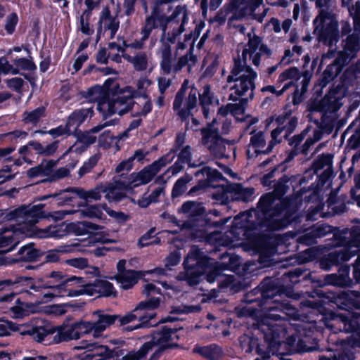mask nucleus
Instances as JSON below:
<instances>
[{"label": "nucleus", "mask_w": 360, "mask_h": 360, "mask_svg": "<svg viewBox=\"0 0 360 360\" xmlns=\"http://www.w3.org/2000/svg\"><path fill=\"white\" fill-rule=\"evenodd\" d=\"M209 125L210 127L202 129V139L207 140L212 138L214 139V142L210 146V150L214 153L217 158H222L224 157L226 148L224 145L218 143V141H221L222 139L219 135L217 129L211 128L212 124H210Z\"/></svg>", "instance_id": "28"}, {"label": "nucleus", "mask_w": 360, "mask_h": 360, "mask_svg": "<svg viewBox=\"0 0 360 360\" xmlns=\"http://www.w3.org/2000/svg\"><path fill=\"white\" fill-rule=\"evenodd\" d=\"M197 102L196 89L193 88L186 98L184 108L180 106L177 109H173L182 122H186L193 115L191 111L196 107Z\"/></svg>", "instance_id": "30"}, {"label": "nucleus", "mask_w": 360, "mask_h": 360, "mask_svg": "<svg viewBox=\"0 0 360 360\" xmlns=\"http://www.w3.org/2000/svg\"><path fill=\"white\" fill-rule=\"evenodd\" d=\"M89 131H82L79 129L75 128L72 131V135L77 138V141L82 143L83 145L79 147H76L74 150L75 152L81 153L86 150L91 145L94 144L96 141L95 136L91 135Z\"/></svg>", "instance_id": "33"}, {"label": "nucleus", "mask_w": 360, "mask_h": 360, "mask_svg": "<svg viewBox=\"0 0 360 360\" xmlns=\"http://www.w3.org/2000/svg\"><path fill=\"white\" fill-rule=\"evenodd\" d=\"M127 93L128 95L120 94L108 101L107 108H104V112H102L101 114L103 120L108 119L116 112L119 115L123 116L132 110L135 104L133 99L137 97V91L135 90L134 93Z\"/></svg>", "instance_id": "10"}, {"label": "nucleus", "mask_w": 360, "mask_h": 360, "mask_svg": "<svg viewBox=\"0 0 360 360\" xmlns=\"http://www.w3.org/2000/svg\"><path fill=\"white\" fill-rule=\"evenodd\" d=\"M221 262L214 260V269L209 275V281H215L226 270L237 274L240 268V257L236 254L231 255L227 251L218 256Z\"/></svg>", "instance_id": "12"}, {"label": "nucleus", "mask_w": 360, "mask_h": 360, "mask_svg": "<svg viewBox=\"0 0 360 360\" xmlns=\"http://www.w3.org/2000/svg\"><path fill=\"white\" fill-rule=\"evenodd\" d=\"M350 266L347 264H342L338 269V274L342 278L343 282L347 288H352L354 285L353 280L349 277Z\"/></svg>", "instance_id": "64"}, {"label": "nucleus", "mask_w": 360, "mask_h": 360, "mask_svg": "<svg viewBox=\"0 0 360 360\" xmlns=\"http://www.w3.org/2000/svg\"><path fill=\"white\" fill-rule=\"evenodd\" d=\"M333 320H337L342 325L340 330L350 333L348 343L352 347H360V308L349 309L345 313L335 314Z\"/></svg>", "instance_id": "6"}, {"label": "nucleus", "mask_w": 360, "mask_h": 360, "mask_svg": "<svg viewBox=\"0 0 360 360\" xmlns=\"http://www.w3.org/2000/svg\"><path fill=\"white\" fill-rule=\"evenodd\" d=\"M61 158H62L56 160L52 159L48 160H44L38 165L40 168L41 176H46V178L41 179L39 183L46 184L56 182L70 175V170L66 167H60L57 169H54Z\"/></svg>", "instance_id": "14"}, {"label": "nucleus", "mask_w": 360, "mask_h": 360, "mask_svg": "<svg viewBox=\"0 0 360 360\" xmlns=\"http://www.w3.org/2000/svg\"><path fill=\"white\" fill-rule=\"evenodd\" d=\"M196 178L202 176L205 179H200L202 182H204L205 185L207 187H216L212 185L213 182H217L219 181H227V179L224 177L222 174L218 171L217 169H213L209 166H205L202 169L198 170L194 174Z\"/></svg>", "instance_id": "27"}, {"label": "nucleus", "mask_w": 360, "mask_h": 360, "mask_svg": "<svg viewBox=\"0 0 360 360\" xmlns=\"http://www.w3.org/2000/svg\"><path fill=\"white\" fill-rule=\"evenodd\" d=\"M123 57L128 62L133 64L137 71H143L146 70L148 65L147 56L145 53H141L136 56H131L128 54H124Z\"/></svg>", "instance_id": "42"}, {"label": "nucleus", "mask_w": 360, "mask_h": 360, "mask_svg": "<svg viewBox=\"0 0 360 360\" xmlns=\"http://www.w3.org/2000/svg\"><path fill=\"white\" fill-rule=\"evenodd\" d=\"M319 360H354L355 353L350 349H344L337 356L335 355L333 359L327 358L323 355H319Z\"/></svg>", "instance_id": "58"}, {"label": "nucleus", "mask_w": 360, "mask_h": 360, "mask_svg": "<svg viewBox=\"0 0 360 360\" xmlns=\"http://www.w3.org/2000/svg\"><path fill=\"white\" fill-rule=\"evenodd\" d=\"M97 294V297H117L116 291L113 284L107 280L96 278L93 282L78 284L77 290L69 291L70 297H77L82 295L93 296Z\"/></svg>", "instance_id": "9"}, {"label": "nucleus", "mask_w": 360, "mask_h": 360, "mask_svg": "<svg viewBox=\"0 0 360 360\" xmlns=\"http://www.w3.org/2000/svg\"><path fill=\"white\" fill-rule=\"evenodd\" d=\"M192 180V176L188 174H185L174 183L172 190V198L175 199L181 196L187 188V184Z\"/></svg>", "instance_id": "39"}, {"label": "nucleus", "mask_w": 360, "mask_h": 360, "mask_svg": "<svg viewBox=\"0 0 360 360\" xmlns=\"http://www.w3.org/2000/svg\"><path fill=\"white\" fill-rule=\"evenodd\" d=\"M131 174L132 176H134V181L140 184V186L148 184L157 174L154 170L150 168V165L143 168L139 172H132Z\"/></svg>", "instance_id": "40"}, {"label": "nucleus", "mask_w": 360, "mask_h": 360, "mask_svg": "<svg viewBox=\"0 0 360 360\" xmlns=\"http://www.w3.org/2000/svg\"><path fill=\"white\" fill-rule=\"evenodd\" d=\"M214 99V94L211 91V86L206 84L202 87V93L199 94L200 105H211Z\"/></svg>", "instance_id": "48"}, {"label": "nucleus", "mask_w": 360, "mask_h": 360, "mask_svg": "<svg viewBox=\"0 0 360 360\" xmlns=\"http://www.w3.org/2000/svg\"><path fill=\"white\" fill-rule=\"evenodd\" d=\"M188 20V11L185 6H178L170 15L166 18V22H186Z\"/></svg>", "instance_id": "43"}, {"label": "nucleus", "mask_w": 360, "mask_h": 360, "mask_svg": "<svg viewBox=\"0 0 360 360\" xmlns=\"http://www.w3.org/2000/svg\"><path fill=\"white\" fill-rule=\"evenodd\" d=\"M350 259V253L347 250L333 251L324 255L319 262L320 267L324 270H330L333 266H338Z\"/></svg>", "instance_id": "24"}, {"label": "nucleus", "mask_w": 360, "mask_h": 360, "mask_svg": "<svg viewBox=\"0 0 360 360\" xmlns=\"http://www.w3.org/2000/svg\"><path fill=\"white\" fill-rule=\"evenodd\" d=\"M266 9L262 5V1L258 0L256 7L252 9L251 12H249V20L262 22L266 15Z\"/></svg>", "instance_id": "56"}, {"label": "nucleus", "mask_w": 360, "mask_h": 360, "mask_svg": "<svg viewBox=\"0 0 360 360\" xmlns=\"http://www.w3.org/2000/svg\"><path fill=\"white\" fill-rule=\"evenodd\" d=\"M282 279L289 283L278 286L276 293L295 300L307 295L319 297L333 307L344 311L360 308V292L356 290H325L327 285L347 288V285L338 274H319L300 267L285 273Z\"/></svg>", "instance_id": "1"}, {"label": "nucleus", "mask_w": 360, "mask_h": 360, "mask_svg": "<svg viewBox=\"0 0 360 360\" xmlns=\"http://www.w3.org/2000/svg\"><path fill=\"white\" fill-rule=\"evenodd\" d=\"M44 254V251L35 248L34 243H28L20 247L13 256H8L10 266L15 264L39 262Z\"/></svg>", "instance_id": "15"}, {"label": "nucleus", "mask_w": 360, "mask_h": 360, "mask_svg": "<svg viewBox=\"0 0 360 360\" xmlns=\"http://www.w3.org/2000/svg\"><path fill=\"white\" fill-rule=\"evenodd\" d=\"M160 304V299L155 297L140 302L131 311L127 313L125 315L117 314L118 316L117 326H124L131 322L138 320L139 323L134 326H125L124 327V330L131 332L139 328L154 327L156 323L153 322V319H155L156 313L149 312L148 311L158 309Z\"/></svg>", "instance_id": "4"}, {"label": "nucleus", "mask_w": 360, "mask_h": 360, "mask_svg": "<svg viewBox=\"0 0 360 360\" xmlns=\"http://www.w3.org/2000/svg\"><path fill=\"white\" fill-rule=\"evenodd\" d=\"M18 235L15 232H7L0 230V255L13 251L20 243Z\"/></svg>", "instance_id": "29"}, {"label": "nucleus", "mask_w": 360, "mask_h": 360, "mask_svg": "<svg viewBox=\"0 0 360 360\" xmlns=\"http://www.w3.org/2000/svg\"><path fill=\"white\" fill-rule=\"evenodd\" d=\"M94 316H97V320L94 321H84L87 334L92 333L94 338H100L103 333L109 326L115 324L118 316L117 314H108L103 310H96L93 313Z\"/></svg>", "instance_id": "13"}, {"label": "nucleus", "mask_w": 360, "mask_h": 360, "mask_svg": "<svg viewBox=\"0 0 360 360\" xmlns=\"http://www.w3.org/2000/svg\"><path fill=\"white\" fill-rule=\"evenodd\" d=\"M256 245L261 262L268 260L277 252L278 239L276 236L262 234L258 237Z\"/></svg>", "instance_id": "18"}, {"label": "nucleus", "mask_w": 360, "mask_h": 360, "mask_svg": "<svg viewBox=\"0 0 360 360\" xmlns=\"http://www.w3.org/2000/svg\"><path fill=\"white\" fill-rule=\"evenodd\" d=\"M276 200L277 199L271 192L263 194L257 202V208L266 217L272 210Z\"/></svg>", "instance_id": "36"}, {"label": "nucleus", "mask_w": 360, "mask_h": 360, "mask_svg": "<svg viewBox=\"0 0 360 360\" xmlns=\"http://www.w3.org/2000/svg\"><path fill=\"white\" fill-rule=\"evenodd\" d=\"M121 178L125 179L126 174L122 173L113 176L112 181L105 184L108 192L105 197L110 202H119L127 198L124 193V188H127L126 181L121 180Z\"/></svg>", "instance_id": "17"}, {"label": "nucleus", "mask_w": 360, "mask_h": 360, "mask_svg": "<svg viewBox=\"0 0 360 360\" xmlns=\"http://www.w3.org/2000/svg\"><path fill=\"white\" fill-rule=\"evenodd\" d=\"M188 79H185L182 83L181 88L176 92L173 101V109H177L182 105L186 92L188 89Z\"/></svg>", "instance_id": "59"}, {"label": "nucleus", "mask_w": 360, "mask_h": 360, "mask_svg": "<svg viewBox=\"0 0 360 360\" xmlns=\"http://www.w3.org/2000/svg\"><path fill=\"white\" fill-rule=\"evenodd\" d=\"M178 212L188 214V219L183 224L184 228L195 232H206V226H204L203 221L205 219V207L202 203L187 200L178 209Z\"/></svg>", "instance_id": "8"}, {"label": "nucleus", "mask_w": 360, "mask_h": 360, "mask_svg": "<svg viewBox=\"0 0 360 360\" xmlns=\"http://www.w3.org/2000/svg\"><path fill=\"white\" fill-rule=\"evenodd\" d=\"M72 250L70 246H63L60 247L58 249L51 250L48 251L46 253L45 252L44 255V262H57L59 261V253H66L70 252Z\"/></svg>", "instance_id": "50"}, {"label": "nucleus", "mask_w": 360, "mask_h": 360, "mask_svg": "<svg viewBox=\"0 0 360 360\" xmlns=\"http://www.w3.org/2000/svg\"><path fill=\"white\" fill-rule=\"evenodd\" d=\"M225 182L226 184L219 186V189L212 193V199L217 204L225 206L228 210L231 202L242 200L248 202V188H244L240 183H231L228 179Z\"/></svg>", "instance_id": "7"}, {"label": "nucleus", "mask_w": 360, "mask_h": 360, "mask_svg": "<svg viewBox=\"0 0 360 360\" xmlns=\"http://www.w3.org/2000/svg\"><path fill=\"white\" fill-rule=\"evenodd\" d=\"M64 192H68V191L65 189V190L60 191L59 192L55 193L53 194L44 195L41 196L39 198V200H45L50 198H56V200H58V205H69L72 202L73 198L71 196L67 195L60 196Z\"/></svg>", "instance_id": "54"}, {"label": "nucleus", "mask_w": 360, "mask_h": 360, "mask_svg": "<svg viewBox=\"0 0 360 360\" xmlns=\"http://www.w3.org/2000/svg\"><path fill=\"white\" fill-rule=\"evenodd\" d=\"M145 275L144 271L129 269L127 273L116 276V280L121 284L122 289L129 290L132 288Z\"/></svg>", "instance_id": "31"}, {"label": "nucleus", "mask_w": 360, "mask_h": 360, "mask_svg": "<svg viewBox=\"0 0 360 360\" xmlns=\"http://www.w3.org/2000/svg\"><path fill=\"white\" fill-rule=\"evenodd\" d=\"M316 4L320 11L313 22H337L334 0H316Z\"/></svg>", "instance_id": "22"}, {"label": "nucleus", "mask_w": 360, "mask_h": 360, "mask_svg": "<svg viewBox=\"0 0 360 360\" xmlns=\"http://www.w3.org/2000/svg\"><path fill=\"white\" fill-rule=\"evenodd\" d=\"M179 330L176 328H172L168 326H161L155 330H151L148 337L151 338L150 341L143 344H149L150 351L155 347H161L167 342L172 340V336Z\"/></svg>", "instance_id": "19"}, {"label": "nucleus", "mask_w": 360, "mask_h": 360, "mask_svg": "<svg viewBox=\"0 0 360 360\" xmlns=\"http://www.w3.org/2000/svg\"><path fill=\"white\" fill-rule=\"evenodd\" d=\"M94 115L93 107L75 110L68 117L66 123L70 129L76 125L75 128L79 129L80 125L84 122L88 117L91 118Z\"/></svg>", "instance_id": "32"}, {"label": "nucleus", "mask_w": 360, "mask_h": 360, "mask_svg": "<svg viewBox=\"0 0 360 360\" xmlns=\"http://www.w3.org/2000/svg\"><path fill=\"white\" fill-rule=\"evenodd\" d=\"M350 234L352 240L356 246L360 245V230L354 229L349 232L348 228L340 229L338 227H334L333 232V238L335 245L338 246H344L348 243L347 235Z\"/></svg>", "instance_id": "26"}, {"label": "nucleus", "mask_w": 360, "mask_h": 360, "mask_svg": "<svg viewBox=\"0 0 360 360\" xmlns=\"http://www.w3.org/2000/svg\"><path fill=\"white\" fill-rule=\"evenodd\" d=\"M150 352L149 344H143L139 350H131L123 356L120 360H141Z\"/></svg>", "instance_id": "44"}, {"label": "nucleus", "mask_w": 360, "mask_h": 360, "mask_svg": "<svg viewBox=\"0 0 360 360\" xmlns=\"http://www.w3.org/2000/svg\"><path fill=\"white\" fill-rule=\"evenodd\" d=\"M313 34L319 43L331 46L339 40V24H314Z\"/></svg>", "instance_id": "16"}, {"label": "nucleus", "mask_w": 360, "mask_h": 360, "mask_svg": "<svg viewBox=\"0 0 360 360\" xmlns=\"http://www.w3.org/2000/svg\"><path fill=\"white\" fill-rule=\"evenodd\" d=\"M13 63L23 70L34 71L37 70V65L32 58L30 59L26 58H16L13 60Z\"/></svg>", "instance_id": "62"}, {"label": "nucleus", "mask_w": 360, "mask_h": 360, "mask_svg": "<svg viewBox=\"0 0 360 360\" xmlns=\"http://www.w3.org/2000/svg\"><path fill=\"white\" fill-rule=\"evenodd\" d=\"M175 155H172L169 152L163 155L157 160L153 161L150 165V168L155 171L158 174L160 169L164 167L167 164L170 163L174 159Z\"/></svg>", "instance_id": "49"}, {"label": "nucleus", "mask_w": 360, "mask_h": 360, "mask_svg": "<svg viewBox=\"0 0 360 360\" xmlns=\"http://www.w3.org/2000/svg\"><path fill=\"white\" fill-rule=\"evenodd\" d=\"M49 278H54L55 283L51 281H45L43 278L38 279L34 283L30 285V288L39 293V303H46L51 301L54 297H70L69 291L77 290L71 288L74 284L82 283L84 278L72 276L67 277L61 271H52L49 274Z\"/></svg>", "instance_id": "2"}, {"label": "nucleus", "mask_w": 360, "mask_h": 360, "mask_svg": "<svg viewBox=\"0 0 360 360\" xmlns=\"http://www.w3.org/2000/svg\"><path fill=\"white\" fill-rule=\"evenodd\" d=\"M333 155L331 153H322L319 155L312 162V169L318 172L326 166H331L333 164Z\"/></svg>", "instance_id": "45"}, {"label": "nucleus", "mask_w": 360, "mask_h": 360, "mask_svg": "<svg viewBox=\"0 0 360 360\" xmlns=\"http://www.w3.org/2000/svg\"><path fill=\"white\" fill-rule=\"evenodd\" d=\"M84 5L86 8L81 15L80 22H84V21L88 22L91 20L93 11L99 6V1L94 0H84Z\"/></svg>", "instance_id": "53"}, {"label": "nucleus", "mask_w": 360, "mask_h": 360, "mask_svg": "<svg viewBox=\"0 0 360 360\" xmlns=\"http://www.w3.org/2000/svg\"><path fill=\"white\" fill-rule=\"evenodd\" d=\"M193 352L207 360H221L225 356L223 348L215 343L205 346L197 345L193 348Z\"/></svg>", "instance_id": "25"}, {"label": "nucleus", "mask_w": 360, "mask_h": 360, "mask_svg": "<svg viewBox=\"0 0 360 360\" xmlns=\"http://www.w3.org/2000/svg\"><path fill=\"white\" fill-rule=\"evenodd\" d=\"M169 4L165 0H156L153 7V11L150 18L148 19L147 22H150L152 20L153 22L156 21L159 22H166V18L168 17L165 13V7Z\"/></svg>", "instance_id": "35"}, {"label": "nucleus", "mask_w": 360, "mask_h": 360, "mask_svg": "<svg viewBox=\"0 0 360 360\" xmlns=\"http://www.w3.org/2000/svg\"><path fill=\"white\" fill-rule=\"evenodd\" d=\"M340 73L336 72L335 68L330 64L328 65L322 73L319 81V85L323 89L338 77Z\"/></svg>", "instance_id": "46"}, {"label": "nucleus", "mask_w": 360, "mask_h": 360, "mask_svg": "<svg viewBox=\"0 0 360 360\" xmlns=\"http://www.w3.org/2000/svg\"><path fill=\"white\" fill-rule=\"evenodd\" d=\"M247 56L248 45H245L242 51L244 64H242V60L239 56L237 58H235L233 68L231 70V75L227 77V82L229 83L240 82V87H238L237 84H235L233 87V89H235V94L239 96L244 95L248 91V75L243 74L240 77H238V75L243 70L248 72Z\"/></svg>", "instance_id": "11"}, {"label": "nucleus", "mask_w": 360, "mask_h": 360, "mask_svg": "<svg viewBox=\"0 0 360 360\" xmlns=\"http://www.w3.org/2000/svg\"><path fill=\"white\" fill-rule=\"evenodd\" d=\"M197 61V56L193 53V46H191L187 53L178 59L176 63L173 67V72L177 73L186 65L188 66V71H190L192 67L196 64Z\"/></svg>", "instance_id": "34"}, {"label": "nucleus", "mask_w": 360, "mask_h": 360, "mask_svg": "<svg viewBox=\"0 0 360 360\" xmlns=\"http://www.w3.org/2000/svg\"><path fill=\"white\" fill-rule=\"evenodd\" d=\"M300 78V72L297 67H290L280 74L278 82H283L290 79L298 80Z\"/></svg>", "instance_id": "55"}, {"label": "nucleus", "mask_w": 360, "mask_h": 360, "mask_svg": "<svg viewBox=\"0 0 360 360\" xmlns=\"http://www.w3.org/2000/svg\"><path fill=\"white\" fill-rule=\"evenodd\" d=\"M214 259L206 255L201 249L198 247H193L184 259L183 266H195L200 268H210L211 266H214Z\"/></svg>", "instance_id": "20"}, {"label": "nucleus", "mask_w": 360, "mask_h": 360, "mask_svg": "<svg viewBox=\"0 0 360 360\" xmlns=\"http://www.w3.org/2000/svg\"><path fill=\"white\" fill-rule=\"evenodd\" d=\"M81 212L83 216L91 219H102L103 215L101 209L97 205H87L81 210Z\"/></svg>", "instance_id": "60"}, {"label": "nucleus", "mask_w": 360, "mask_h": 360, "mask_svg": "<svg viewBox=\"0 0 360 360\" xmlns=\"http://www.w3.org/2000/svg\"><path fill=\"white\" fill-rule=\"evenodd\" d=\"M184 268L185 270V280L191 286L199 284L203 278L210 283L214 282L209 281V275L214 269L213 266L210 268H200L195 266H184Z\"/></svg>", "instance_id": "21"}, {"label": "nucleus", "mask_w": 360, "mask_h": 360, "mask_svg": "<svg viewBox=\"0 0 360 360\" xmlns=\"http://www.w3.org/2000/svg\"><path fill=\"white\" fill-rule=\"evenodd\" d=\"M248 105V98H243L239 103H231V115L238 122H245L248 118L245 115L246 106Z\"/></svg>", "instance_id": "38"}, {"label": "nucleus", "mask_w": 360, "mask_h": 360, "mask_svg": "<svg viewBox=\"0 0 360 360\" xmlns=\"http://www.w3.org/2000/svg\"><path fill=\"white\" fill-rule=\"evenodd\" d=\"M334 226L327 224H321L314 227L312 230L313 236L316 238H322L329 233H333Z\"/></svg>", "instance_id": "63"}, {"label": "nucleus", "mask_w": 360, "mask_h": 360, "mask_svg": "<svg viewBox=\"0 0 360 360\" xmlns=\"http://www.w3.org/2000/svg\"><path fill=\"white\" fill-rule=\"evenodd\" d=\"M205 219L203 220L204 226H206V232L210 231V229L212 228H221L224 226L231 219V217H224L223 219H220L219 220H212L210 215L207 214L205 210Z\"/></svg>", "instance_id": "51"}, {"label": "nucleus", "mask_w": 360, "mask_h": 360, "mask_svg": "<svg viewBox=\"0 0 360 360\" xmlns=\"http://www.w3.org/2000/svg\"><path fill=\"white\" fill-rule=\"evenodd\" d=\"M84 321L75 322L70 326H60L54 327L51 325L32 326L27 327L21 334L31 336L35 341L43 342L50 337L53 338V343L58 344L72 340H78L83 335L87 334Z\"/></svg>", "instance_id": "3"}, {"label": "nucleus", "mask_w": 360, "mask_h": 360, "mask_svg": "<svg viewBox=\"0 0 360 360\" xmlns=\"http://www.w3.org/2000/svg\"><path fill=\"white\" fill-rule=\"evenodd\" d=\"M82 95L89 101H96V109L101 114L104 112V108H107L108 98L101 88V85L95 84L89 87L86 91H83Z\"/></svg>", "instance_id": "23"}, {"label": "nucleus", "mask_w": 360, "mask_h": 360, "mask_svg": "<svg viewBox=\"0 0 360 360\" xmlns=\"http://www.w3.org/2000/svg\"><path fill=\"white\" fill-rule=\"evenodd\" d=\"M168 24H145L141 33L143 34L141 41H146L150 36L152 30L156 28H160L162 31V40L165 37Z\"/></svg>", "instance_id": "52"}, {"label": "nucleus", "mask_w": 360, "mask_h": 360, "mask_svg": "<svg viewBox=\"0 0 360 360\" xmlns=\"http://www.w3.org/2000/svg\"><path fill=\"white\" fill-rule=\"evenodd\" d=\"M232 221L231 226L228 232L221 235L216 239V245L214 248L215 253L221 252L219 246L224 248L234 246V240H243L241 243L243 251L248 252V210L243 211Z\"/></svg>", "instance_id": "5"}, {"label": "nucleus", "mask_w": 360, "mask_h": 360, "mask_svg": "<svg viewBox=\"0 0 360 360\" xmlns=\"http://www.w3.org/2000/svg\"><path fill=\"white\" fill-rule=\"evenodd\" d=\"M342 4L347 5L350 15L353 17L354 22H360V1L358 0H342Z\"/></svg>", "instance_id": "47"}, {"label": "nucleus", "mask_w": 360, "mask_h": 360, "mask_svg": "<svg viewBox=\"0 0 360 360\" xmlns=\"http://www.w3.org/2000/svg\"><path fill=\"white\" fill-rule=\"evenodd\" d=\"M98 158L96 155L91 156L87 161H85L82 166L79 169L78 175L82 177L86 174L90 172L91 169L97 165Z\"/></svg>", "instance_id": "61"}, {"label": "nucleus", "mask_w": 360, "mask_h": 360, "mask_svg": "<svg viewBox=\"0 0 360 360\" xmlns=\"http://www.w3.org/2000/svg\"><path fill=\"white\" fill-rule=\"evenodd\" d=\"M293 19L295 21L300 20L306 22L310 20L309 12L305 6L295 4L293 9Z\"/></svg>", "instance_id": "57"}, {"label": "nucleus", "mask_w": 360, "mask_h": 360, "mask_svg": "<svg viewBox=\"0 0 360 360\" xmlns=\"http://www.w3.org/2000/svg\"><path fill=\"white\" fill-rule=\"evenodd\" d=\"M46 115V108L39 106L32 111H25L22 115V120L26 124H37L40 119Z\"/></svg>", "instance_id": "37"}, {"label": "nucleus", "mask_w": 360, "mask_h": 360, "mask_svg": "<svg viewBox=\"0 0 360 360\" xmlns=\"http://www.w3.org/2000/svg\"><path fill=\"white\" fill-rule=\"evenodd\" d=\"M290 178L284 174L274 185V190L271 192L277 200H281L289 189L288 183Z\"/></svg>", "instance_id": "41"}]
</instances>
